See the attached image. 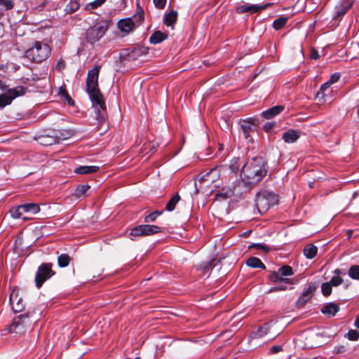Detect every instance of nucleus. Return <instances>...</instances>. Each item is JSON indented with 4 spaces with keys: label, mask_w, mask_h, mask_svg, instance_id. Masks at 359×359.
I'll list each match as a JSON object with an SVG mask.
<instances>
[{
    "label": "nucleus",
    "mask_w": 359,
    "mask_h": 359,
    "mask_svg": "<svg viewBox=\"0 0 359 359\" xmlns=\"http://www.w3.org/2000/svg\"><path fill=\"white\" fill-rule=\"evenodd\" d=\"M100 67H95L88 71L86 86L87 92L90 96L92 103L97 114V119L102 121L104 119L105 104L102 95L98 89V76Z\"/></svg>",
    "instance_id": "obj_1"
},
{
    "label": "nucleus",
    "mask_w": 359,
    "mask_h": 359,
    "mask_svg": "<svg viewBox=\"0 0 359 359\" xmlns=\"http://www.w3.org/2000/svg\"><path fill=\"white\" fill-rule=\"evenodd\" d=\"M233 195V191L231 189H222L215 194L216 200L227 199Z\"/></svg>",
    "instance_id": "obj_27"
},
{
    "label": "nucleus",
    "mask_w": 359,
    "mask_h": 359,
    "mask_svg": "<svg viewBox=\"0 0 359 359\" xmlns=\"http://www.w3.org/2000/svg\"><path fill=\"white\" fill-rule=\"evenodd\" d=\"M316 289V287L313 283H309L297 299V304L299 306H304L312 297Z\"/></svg>",
    "instance_id": "obj_12"
},
{
    "label": "nucleus",
    "mask_w": 359,
    "mask_h": 359,
    "mask_svg": "<svg viewBox=\"0 0 359 359\" xmlns=\"http://www.w3.org/2000/svg\"><path fill=\"white\" fill-rule=\"evenodd\" d=\"M79 8V4L77 1H72L69 5L67 6L66 10L71 13L75 12Z\"/></svg>",
    "instance_id": "obj_43"
},
{
    "label": "nucleus",
    "mask_w": 359,
    "mask_h": 359,
    "mask_svg": "<svg viewBox=\"0 0 359 359\" xmlns=\"http://www.w3.org/2000/svg\"><path fill=\"white\" fill-rule=\"evenodd\" d=\"M69 103L72 104V99L71 98H69Z\"/></svg>",
    "instance_id": "obj_53"
},
{
    "label": "nucleus",
    "mask_w": 359,
    "mask_h": 359,
    "mask_svg": "<svg viewBox=\"0 0 359 359\" xmlns=\"http://www.w3.org/2000/svg\"><path fill=\"white\" fill-rule=\"evenodd\" d=\"M219 177V169L214 168L209 172L201 175L198 178V183L201 189L210 188L212 184L217 181Z\"/></svg>",
    "instance_id": "obj_9"
},
{
    "label": "nucleus",
    "mask_w": 359,
    "mask_h": 359,
    "mask_svg": "<svg viewBox=\"0 0 359 359\" xmlns=\"http://www.w3.org/2000/svg\"><path fill=\"white\" fill-rule=\"evenodd\" d=\"M31 316L29 313H22L16 316L9 327L11 332L22 334L30 328L32 324Z\"/></svg>",
    "instance_id": "obj_5"
},
{
    "label": "nucleus",
    "mask_w": 359,
    "mask_h": 359,
    "mask_svg": "<svg viewBox=\"0 0 359 359\" xmlns=\"http://www.w3.org/2000/svg\"><path fill=\"white\" fill-rule=\"evenodd\" d=\"M300 137V133L295 130H287L283 134V139L287 143H293Z\"/></svg>",
    "instance_id": "obj_19"
},
{
    "label": "nucleus",
    "mask_w": 359,
    "mask_h": 359,
    "mask_svg": "<svg viewBox=\"0 0 359 359\" xmlns=\"http://www.w3.org/2000/svg\"><path fill=\"white\" fill-rule=\"evenodd\" d=\"M10 303L15 313L21 312L25 308L22 299L18 298V293L15 290H13L10 294Z\"/></svg>",
    "instance_id": "obj_13"
},
{
    "label": "nucleus",
    "mask_w": 359,
    "mask_h": 359,
    "mask_svg": "<svg viewBox=\"0 0 359 359\" xmlns=\"http://www.w3.org/2000/svg\"><path fill=\"white\" fill-rule=\"evenodd\" d=\"M177 13L175 11H171L167 13L164 18V22L167 26H170L177 20Z\"/></svg>",
    "instance_id": "obj_28"
},
{
    "label": "nucleus",
    "mask_w": 359,
    "mask_h": 359,
    "mask_svg": "<svg viewBox=\"0 0 359 359\" xmlns=\"http://www.w3.org/2000/svg\"><path fill=\"white\" fill-rule=\"evenodd\" d=\"M243 135L245 139H248L250 134L255 128V124L252 119L243 120L240 122Z\"/></svg>",
    "instance_id": "obj_15"
},
{
    "label": "nucleus",
    "mask_w": 359,
    "mask_h": 359,
    "mask_svg": "<svg viewBox=\"0 0 359 359\" xmlns=\"http://www.w3.org/2000/svg\"><path fill=\"white\" fill-rule=\"evenodd\" d=\"M180 197L178 194L173 196L166 204V210L169 212L172 211L175 208L176 204L179 202Z\"/></svg>",
    "instance_id": "obj_34"
},
{
    "label": "nucleus",
    "mask_w": 359,
    "mask_h": 359,
    "mask_svg": "<svg viewBox=\"0 0 359 359\" xmlns=\"http://www.w3.org/2000/svg\"><path fill=\"white\" fill-rule=\"evenodd\" d=\"M353 0H340L334 7L333 18L344 16L353 4Z\"/></svg>",
    "instance_id": "obj_11"
},
{
    "label": "nucleus",
    "mask_w": 359,
    "mask_h": 359,
    "mask_svg": "<svg viewBox=\"0 0 359 359\" xmlns=\"http://www.w3.org/2000/svg\"><path fill=\"white\" fill-rule=\"evenodd\" d=\"M108 28V24L105 22L97 23L87 30L86 39L91 43L99 41L104 36Z\"/></svg>",
    "instance_id": "obj_6"
},
{
    "label": "nucleus",
    "mask_w": 359,
    "mask_h": 359,
    "mask_svg": "<svg viewBox=\"0 0 359 359\" xmlns=\"http://www.w3.org/2000/svg\"><path fill=\"white\" fill-rule=\"evenodd\" d=\"M23 211H25V213H29V214H36L40 211L39 206L37 203H25L22 205Z\"/></svg>",
    "instance_id": "obj_25"
},
{
    "label": "nucleus",
    "mask_w": 359,
    "mask_h": 359,
    "mask_svg": "<svg viewBox=\"0 0 359 359\" xmlns=\"http://www.w3.org/2000/svg\"><path fill=\"white\" fill-rule=\"evenodd\" d=\"M11 215L14 219H20L23 218L25 219V217H23V213H25V211H23L22 205H18L17 207H14L10 210Z\"/></svg>",
    "instance_id": "obj_29"
},
{
    "label": "nucleus",
    "mask_w": 359,
    "mask_h": 359,
    "mask_svg": "<svg viewBox=\"0 0 359 359\" xmlns=\"http://www.w3.org/2000/svg\"><path fill=\"white\" fill-rule=\"evenodd\" d=\"M256 246L257 248L259 249H262L265 251H267L269 250V248L263 244H261V243H258V244H256Z\"/></svg>",
    "instance_id": "obj_50"
},
{
    "label": "nucleus",
    "mask_w": 359,
    "mask_h": 359,
    "mask_svg": "<svg viewBox=\"0 0 359 359\" xmlns=\"http://www.w3.org/2000/svg\"><path fill=\"white\" fill-rule=\"evenodd\" d=\"M266 174V168L264 159L262 157H255L243 166L241 176L244 184L254 185L259 182Z\"/></svg>",
    "instance_id": "obj_2"
},
{
    "label": "nucleus",
    "mask_w": 359,
    "mask_h": 359,
    "mask_svg": "<svg viewBox=\"0 0 359 359\" xmlns=\"http://www.w3.org/2000/svg\"><path fill=\"white\" fill-rule=\"evenodd\" d=\"M195 185H196V187L197 188V186H198L197 182L195 183Z\"/></svg>",
    "instance_id": "obj_55"
},
{
    "label": "nucleus",
    "mask_w": 359,
    "mask_h": 359,
    "mask_svg": "<svg viewBox=\"0 0 359 359\" xmlns=\"http://www.w3.org/2000/svg\"><path fill=\"white\" fill-rule=\"evenodd\" d=\"M162 213L163 211L156 210L147 215L144 218V222L147 223L154 222L157 217L160 216Z\"/></svg>",
    "instance_id": "obj_38"
},
{
    "label": "nucleus",
    "mask_w": 359,
    "mask_h": 359,
    "mask_svg": "<svg viewBox=\"0 0 359 359\" xmlns=\"http://www.w3.org/2000/svg\"><path fill=\"white\" fill-rule=\"evenodd\" d=\"M283 276L279 274V272L273 271L269 276V280L273 283H282L289 285L294 283L293 280L288 278H283Z\"/></svg>",
    "instance_id": "obj_18"
},
{
    "label": "nucleus",
    "mask_w": 359,
    "mask_h": 359,
    "mask_svg": "<svg viewBox=\"0 0 359 359\" xmlns=\"http://www.w3.org/2000/svg\"><path fill=\"white\" fill-rule=\"evenodd\" d=\"M269 328L270 327L269 323H266L263 326L260 327L255 334L256 335L257 337H263L264 336L267 334V333L269 331Z\"/></svg>",
    "instance_id": "obj_37"
},
{
    "label": "nucleus",
    "mask_w": 359,
    "mask_h": 359,
    "mask_svg": "<svg viewBox=\"0 0 359 359\" xmlns=\"http://www.w3.org/2000/svg\"><path fill=\"white\" fill-rule=\"evenodd\" d=\"M135 25L131 18L123 19L118 21V27L119 29L126 34L129 33L134 29Z\"/></svg>",
    "instance_id": "obj_17"
},
{
    "label": "nucleus",
    "mask_w": 359,
    "mask_h": 359,
    "mask_svg": "<svg viewBox=\"0 0 359 359\" xmlns=\"http://www.w3.org/2000/svg\"><path fill=\"white\" fill-rule=\"evenodd\" d=\"M15 6L13 0H0V11H6L11 10Z\"/></svg>",
    "instance_id": "obj_30"
},
{
    "label": "nucleus",
    "mask_w": 359,
    "mask_h": 359,
    "mask_svg": "<svg viewBox=\"0 0 359 359\" xmlns=\"http://www.w3.org/2000/svg\"><path fill=\"white\" fill-rule=\"evenodd\" d=\"M240 159L239 158H234L231 160L229 168L231 170L232 172H236L238 170L240 167Z\"/></svg>",
    "instance_id": "obj_41"
},
{
    "label": "nucleus",
    "mask_w": 359,
    "mask_h": 359,
    "mask_svg": "<svg viewBox=\"0 0 359 359\" xmlns=\"http://www.w3.org/2000/svg\"><path fill=\"white\" fill-rule=\"evenodd\" d=\"M90 187L88 184H82L77 187L76 189L74 196L76 198H83L86 197L88 194Z\"/></svg>",
    "instance_id": "obj_23"
},
{
    "label": "nucleus",
    "mask_w": 359,
    "mask_h": 359,
    "mask_svg": "<svg viewBox=\"0 0 359 359\" xmlns=\"http://www.w3.org/2000/svg\"><path fill=\"white\" fill-rule=\"evenodd\" d=\"M246 264L252 268H259L264 269L265 265L262 262V261L255 257H250L246 261Z\"/></svg>",
    "instance_id": "obj_24"
},
{
    "label": "nucleus",
    "mask_w": 359,
    "mask_h": 359,
    "mask_svg": "<svg viewBox=\"0 0 359 359\" xmlns=\"http://www.w3.org/2000/svg\"><path fill=\"white\" fill-rule=\"evenodd\" d=\"M255 204L260 214L265 213L271 206L278 203V196L273 193L264 191L256 196Z\"/></svg>",
    "instance_id": "obj_4"
},
{
    "label": "nucleus",
    "mask_w": 359,
    "mask_h": 359,
    "mask_svg": "<svg viewBox=\"0 0 359 359\" xmlns=\"http://www.w3.org/2000/svg\"><path fill=\"white\" fill-rule=\"evenodd\" d=\"M168 38L167 34L161 31L154 32L149 37V41L152 44L159 43Z\"/></svg>",
    "instance_id": "obj_22"
},
{
    "label": "nucleus",
    "mask_w": 359,
    "mask_h": 359,
    "mask_svg": "<svg viewBox=\"0 0 359 359\" xmlns=\"http://www.w3.org/2000/svg\"><path fill=\"white\" fill-rule=\"evenodd\" d=\"M70 262V257L67 254H62L57 257V264L60 267L67 266Z\"/></svg>",
    "instance_id": "obj_33"
},
{
    "label": "nucleus",
    "mask_w": 359,
    "mask_h": 359,
    "mask_svg": "<svg viewBox=\"0 0 359 359\" xmlns=\"http://www.w3.org/2000/svg\"><path fill=\"white\" fill-rule=\"evenodd\" d=\"M348 274L351 278L359 280V266L354 265L351 266L348 269Z\"/></svg>",
    "instance_id": "obj_35"
},
{
    "label": "nucleus",
    "mask_w": 359,
    "mask_h": 359,
    "mask_svg": "<svg viewBox=\"0 0 359 359\" xmlns=\"http://www.w3.org/2000/svg\"><path fill=\"white\" fill-rule=\"evenodd\" d=\"M161 232V228L156 225L141 224L132 229L130 236H150Z\"/></svg>",
    "instance_id": "obj_10"
},
{
    "label": "nucleus",
    "mask_w": 359,
    "mask_h": 359,
    "mask_svg": "<svg viewBox=\"0 0 359 359\" xmlns=\"http://www.w3.org/2000/svg\"><path fill=\"white\" fill-rule=\"evenodd\" d=\"M339 311L338 304L330 302L321 308V312L328 317H333Z\"/></svg>",
    "instance_id": "obj_16"
},
{
    "label": "nucleus",
    "mask_w": 359,
    "mask_h": 359,
    "mask_svg": "<svg viewBox=\"0 0 359 359\" xmlns=\"http://www.w3.org/2000/svg\"><path fill=\"white\" fill-rule=\"evenodd\" d=\"M283 350V348L281 346H273L271 347V353H279L280 351H281Z\"/></svg>",
    "instance_id": "obj_49"
},
{
    "label": "nucleus",
    "mask_w": 359,
    "mask_h": 359,
    "mask_svg": "<svg viewBox=\"0 0 359 359\" xmlns=\"http://www.w3.org/2000/svg\"><path fill=\"white\" fill-rule=\"evenodd\" d=\"M341 271L339 269H336L334 271V273L336 276H333L331 280L328 282L330 283L332 286L337 287L343 283V279L339 277V274Z\"/></svg>",
    "instance_id": "obj_32"
},
{
    "label": "nucleus",
    "mask_w": 359,
    "mask_h": 359,
    "mask_svg": "<svg viewBox=\"0 0 359 359\" xmlns=\"http://www.w3.org/2000/svg\"><path fill=\"white\" fill-rule=\"evenodd\" d=\"M339 77H340V75H339V73L333 74L330 76V79L328 81L329 83L331 85V84H333V83H336L339 79Z\"/></svg>",
    "instance_id": "obj_47"
},
{
    "label": "nucleus",
    "mask_w": 359,
    "mask_h": 359,
    "mask_svg": "<svg viewBox=\"0 0 359 359\" xmlns=\"http://www.w3.org/2000/svg\"><path fill=\"white\" fill-rule=\"evenodd\" d=\"M278 271L279 274L284 276H290L293 275L294 272L291 266L288 265H285L278 269Z\"/></svg>",
    "instance_id": "obj_36"
},
{
    "label": "nucleus",
    "mask_w": 359,
    "mask_h": 359,
    "mask_svg": "<svg viewBox=\"0 0 359 359\" xmlns=\"http://www.w3.org/2000/svg\"><path fill=\"white\" fill-rule=\"evenodd\" d=\"M345 337L351 341H357L359 339V332L355 330H350Z\"/></svg>",
    "instance_id": "obj_40"
},
{
    "label": "nucleus",
    "mask_w": 359,
    "mask_h": 359,
    "mask_svg": "<svg viewBox=\"0 0 359 359\" xmlns=\"http://www.w3.org/2000/svg\"><path fill=\"white\" fill-rule=\"evenodd\" d=\"M330 86V84L328 81L324 83L319 90V91L317 93V97H319L320 95L323 97L325 92L326 90Z\"/></svg>",
    "instance_id": "obj_44"
},
{
    "label": "nucleus",
    "mask_w": 359,
    "mask_h": 359,
    "mask_svg": "<svg viewBox=\"0 0 359 359\" xmlns=\"http://www.w3.org/2000/svg\"><path fill=\"white\" fill-rule=\"evenodd\" d=\"M55 274V272L52 270V264L50 263H43L41 264L37 270L35 276V283L38 288H40L43 283L52 277Z\"/></svg>",
    "instance_id": "obj_7"
},
{
    "label": "nucleus",
    "mask_w": 359,
    "mask_h": 359,
    "mask_svg": "<svg viewBox=\"0 0 359 359\" xmlns=\"http://www.w3.org/2000/svg\"><path fill=\"white\" fill-rule=\"evenodd\" d=\"M167 0H153L155 6L158 9L164 8Z\"/></svg>",
    "instance_id": "obj_45"
},
{
    "label": "nucleus",
    "mask_w": 359,
    "mask_h": 359,
    "mask_svg": "<svg viewBox=\"0 0 359 359\" xmlns=\"http://www.w3.org/2000/svg\"><path fill=\"white\" fill-rule=\"evenodd\" d=\"M99 167L96 165H81L74 170V172L79 175H86L96 172Z\"/></svg>",
    "instance_id": "obj_21"
},
{
    "label": "nucleus",
    "mask_w": 359,
    "mask_h": 359,
    "mask_svg": "<svg viewBox=\"0 0 359 359\" xmlns=\"http://www.w3.org/2000/svg\"><path fill=\"white\" fill-rule=\"evenodd\" d=\"M357 113H358V114L359 116V108L358 109Z\"/></svg>",
    "instance_id": "obj_54"
},
{
    "label": "nucleus",
    "mask_w": 359,
    "mask_h": 359,
    "mask_svg": "<svg viewBox=\"0 0 359 359\" xmlns=\"http://www.w3.org/2000/svg\"><path fill=\"white\" fill-rule=\"evenodd\" d=\"M4 85L3 84L2 81L0 80V89L4 90Z\"/></svg>",
    "instance_id": "obj_52"
},
{
    "label": "nucleus",
    "mask_w": 359,
    "mask_h": 359,
    "mask_svg": "<svg viewBox=\"0 0 359 359\" xmlns=\"http://www.w3.org/2000/svg\"><path fill=\"white\" fill-rule=\"evenodd\" d=\"M354 325L359 329V317L355 320Z\"/></svg>",
    "instance_id": "obj_51"
},
{
    "label": "nucleus",
    "mask_w": 359,
    "mask_h": 359,
    "mask_svg": "<svg viewBox=\"0 0 359 359\" xmlns=\"http://www.w3.org/2000/svg\"><path fill=\"white\" fill-rule=\"evenodd\" d=\"M25 93V88L22 86L8 89L6 93L0 95V109L10 104L15 98Z\"/></svg>",
    "instance_id": "obj_8"
},
{
    "label": "nucleus",
    "mask_w": 359,
    "mask_h": 359,
    "mask_svg": "<svg viewBox=\"0 0 359 359\" xmlns=\"http://www.w3.org/2000/svg\"><path fill=\"white\" fill-rule=\"evenodd\" d=\"M135 359H141V358H139V357H137V358H135Z\"/></svg>",
    "instance_id": "obj_56"
},
{
    "label": "nucleus",
    "mask_w": 359,
    "mask_h": 359,
    "mask_svg": "<svg viewBox=\"0 0 359 359\" xmlns=\"http://www.w3.org/2000/svg\"><path fill=\"white\" fill-rule=\"evenodd\" d=\"M106 0H95L92 2H90L87 4V8L88 9H95L97 7L100 6L103 3L105 2Z\"/></svg>",
    "instance_id": "obj_42"
},
{
    "label": "nucleus",
    "mask_w": 359,
    "mask_h": 359,
    "mask_svg": "<svg viewBox=\"0 0 359 359\" xmlns=\"http://www.w3.org/2000/svg\"><path fill=\"white\" fill-rule=\"evenodd\" d=\"M50 55L49 46L41 41H36L32 47L25 51V56L32 62H41Z\"/></svg>",
    "instance_id": "obj_3"
},
{
    "label": "nucleus",
    "mask_w": 359,
    "mask_h": 359,
    "mask_svg": "<svg viewBox=\"0 0 359 359\" xmlns=\"http://www.w3.org/2000/svg\"><path fill=\"white\" fill-rule=\"evenodd\" d=\"M332 286L330 285V283L327 282L323 283L321 285V291L325 297H328L331 294L332 290Z\"/></svg>",
    "instance_id": "obj_39"
},
{
    "label": "nucleus",
    "mask_w": 359,
    "mask_h": 359,
    "mask_svg": "<svg viewBox=\"0 0 359 359\" xmlns=\"http://www.w3.org/2000/svg\"><path fill=\"white\" fill-rule=\"evenodd\" d=\"M318 248L313 244L307 245L304 249V255L308 259H313L317 254Z\"/></svg>",
    "instance_id": "obj_26"
},
{
    "label": "nucleus",
    "mask_w": 359,
    "mask_h": 359,
    "mask_svg": "<svg viewBox=\"0 0 359 359\" xmlns=\"http://www.w3.org/2000/svg\"><path fill=\"white\" fill-rule=\"evenodd\" d=\"M283 109L284 107L282 105L275 106L263 111L262 116L266 119H270L279 114L283 110Z\"/></svg>",
    "instance_id": "obj_20"
},
{
    "label": "nucleus",
    "mask_w": 359,
    "mask_h": 359,
    "mask_svg": "<svg viewBox=\"0 0 359 359\" xmlns=\"http://www.w3.org/2000/svg\"><path fill=\"white\" fill-rule=\"evenodd\" d=\"M287 21H288L287 17H284V16L280 17L273 21V27L274 28V29L278 30V29H281L283 27H284Z\"/></svg>",
    "instance_id": "obj_31"
},
{
    "label": "nucleus",
    "mask_w": 359,
    "mask_h": 359,
    "mask_svg": "<svg viewBox=\"0 0 359 359\" xmlns=\"http://www.w3.org/2000/svg\"><path fill=\"white\" fill-rule=\"evenodd\" d=\"M268 6V4L262 6H257L255 4H243L237 8V12L239 13H244L247 12H250L252 13H258L261 11L264 10Z\"/></svg>",
    "instance_id": "obj_14"
},
{
    "label": "nucleus",
    "mask_w": 359,
    "mask_h": 359,
    "mask_svg": "<svg viewBox=\"0 0 359 359\" xmlns=\"http://www.w3.org/2000/svg\"><path fill=\"white\" fill-rule=\"evenodd\" d=\"M310 57L313 60H317L320 57L318 52L314 48H312L310 50Z\"/></svg>",
    "instance_id": "obj_48"
},
{
    "label": "nucleus",
    "mask_w": 359,
    "mask_h": 359,
    "mask_svg": "<svg viewBox=\"0 0 359 359\" xmlns=\"http://www.w3.org/2000/svg\"><path fill=\"white\" fill-rule=\"evenodd\" d=\"M287 289V287L285 285H277V286H275V287H273L270 289L269 292H278V291H282V290H285Z\"/></svg>",
    "instance_id": "obj_46"
}]
</instances>
